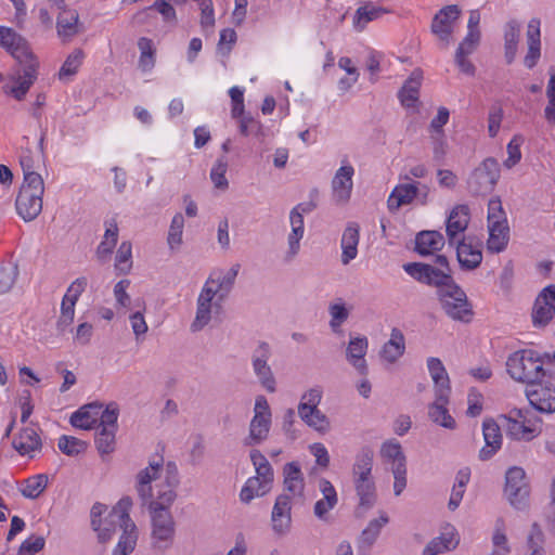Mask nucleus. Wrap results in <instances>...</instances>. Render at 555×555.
<instances>
[{
    "label": "nucleus",
    "instance_id": "obj_1",
    "mask_svg": "<svg viewBox=\"0 0 555 555\" xmlns=\"http://www.w3.org/2000/svg\"><path fill=\"white\" fill-rule=\"evenodd\" d=\"M420 278V283L436 288L437 299L442 311L453 321L470 323L474 318L473 305L466 293L448 273H438L426 269Z\"/></svg>",
    "mask_w": 555,
    "mask_h": 555
},
{
    "label": "nucleus",
    "instance_id": "obj_2",
    "mask_svg": "<svg viewBox=\"0 0 555 555\" xmlns=\"http://www.w3.org/2000/svg\"><path fill=\"white\" fill-rule=\"evenodd\" d=\"M163 457L150 462V465L140 470L137 475L135 489L139 498L143 505H147L149 509L166 508L169 509L171 504L177 498L176 488L178 486H171L164 481L158 485L156 498L153 499L152 481L156 480L159 476V470L163 467Z\"/></svg>",
    "mask_w": 555,
    "mask_h": 555
},
{
    "label": "nucleus",
    "instance_id": "obj_3",
    "mask_svg": "<svg viewBox=\"0 0 555 555\" xmlns=\"http://www.w3.org/2000/svg\"><path fill=\"white\" fill-rule=\"evenodd\" d=\"M9 53L16 60L20 69L16 72V77H14L15 85L5 92L17 101H22L37 79L39 61L24 37Z\"/></svg>",
    "mask_w": 555,
    "mask_h": 555
},
{
    "label": "nucleus",
    "instance_id": "obj_4",
    "mask_svg": "<svg viewBox=\"0 0 555 555\" xmlns=\"http://www.w3.org/2000/svg\"><path fill=\"white\" fill-rule=\"evenodd\" d=\"M544 365V360L533 350L516 351L506 361L509 376L527 385L543 382L545 377L553 379V373Z\"/></svg>",
    "mask_w": 555,
    "mask_h": 555
},
{
    "label": "nucleus",
    "instance_id": "obj_5",
    "mask_svg": "<svg viewBox=\"0 0 555 555\" xmlns=\"http://www.w3.org/2000/svg\"><path fill=\"white\" fill-rule=\"evenodd\" d=\"M43 193L44 183L40 175L24 179L15 201L16 211L24 221H33L41 212Z\"/></svg>",
    "mask_w": 555,
    "mask_h": 555
},
{
    "label": "nucleus",
    "instance_id": "obj_6",
    "mask_svg": "<svg viewBox=\"0 0 555 555\" xmlns=\"http://www.w3.org/2000/svg\"><path fill=\"white\" fill-rule=\"evenodd\" d=\"M131 506V498L124 496L113 507V514L109 521H119V528L122 530V534L113 552V555H129L135 547L138 533L135 524L129 515Z\"/></svg>",
    "mask_w": 555,
    "mask_h": 555
},
{
    "label": "nucleus",
    "instance_id": "obj_7",
    "mask_svg": "<svg viewBox=\"0 0 555 555\" xmlns=\"http://www.w3.org/2000/svg\"><path fill=\"white\" fill-rule=\"evenodd\" d=\"M322 399V391L319 388H311L301 396L298 404V414L300 418L319 433L330 430L331 423L327 416L322 413L318 405Z\"/></svg>",
    "mask_w": 555,
    "mask_h": 555
},
{
    "label": "nucleus",
    "instance_id": "obj_8",
    "mask_svg": "<svg viewBox=\"0 0 555 555\" xmlns=\"http://www.w3.org/2000/svg\"><path fill=\"white\" fill-rule=\"evenodd\" d=\"M501 176L500 164L493 157H488L474 169L468 178V190L473 195H487L496 185Z\"/></svg>",
    "mask_w": 555,
    "mask_h": 555
},
{
    "label": "nucleus",
    "instance_id": "obj_9",
    "mask_svg": "<svg viewBox=\"0 0 555 555\" xmlns=\"http://www.w3.org/2000/svg\"><path fill=\"white\" fill-rule=\"evenodd\" d=\"M504 494L511 505L517 509H524L528 505L530 486L524 468L513 466L507 469Z\"/></svg>",
    "mask_w": 555,
    "mask_h": 555
},
{
    "label": "nucleus",
    "instance_id": "obj_10",
    "mask_svg": "<svg viewBox=\"0 0 555 555\" xmlns=\"http://www.w3.org/2000/svg\"><path fill=\"white\" fill-rule=\"evenodd\" d=\"M271 357L270 345L266 341H260L257 348L253 352L251 362L253 369L258 377L261 386L268 392H274L276 390V382L273 372L268 364V360Z\"/></svg>",
    "mask_w": 555,
    "mask_h": 555
},
{
    "label": "nucleus",
    "instance_id": "obj_11",
    "mask_svg": "<svg viewBox=\"0 0 555 555\" xmlns=\"http://www.w3.org/2000/svg\"><path fill=\"white\" fill-rule=\"evenodd\" d=\"M555 315V284L544 287L535 298L532 308V323L537 328L550 324Z\"/></svg>",
    "mask_w": 555,
    "mask_h": 555
},
{
    "label": "nucleus",
    "instance_id": "obj_12",
    "mask_svg": "<svg viewBox=\"0 0 555 555\" xmlns=\"http://www.w3.org/2000/svg\"><path fill=\"white\" fill-rule=\"evenodd\" d=\"M526 396L537 411L541 413L555 412V387L552 386L550 378L545 380V384L535 382L528 385Z\"/></svg>",
    "mask_w": 555,
    "mask_h": 555
},
{
    "label": "nucleus",
    "instance_id": "obj_13",
    "mask_svg": "<svg viewBox=\"0 0 555 555\" xmlns=\"http://www.w3.org/2000/svg\"><path fill=\"white\" fill-rule=\"evenodd\" d=\"M152 517V537L156 543H166L165 547L172 541L175 534V521L169 509H150Z\"/></svg>",
    "mask_w": 555,
    "mask_h": 555
},
{
    "label": "nucleus",
    "instance_id": "obj_14",
    "mask_svg": "<svg viewBox=\"0 0 555 555\" xmlns=\"http://www.w3.org/2000/svg\"><path fill=\"white\" fill-rule=\"evenodd\" d=\"M470 217L469 208L466 205L455 206L447 219V236L450 245H454L460 240H465L464 232L468 227Z\"/></svg>",
    "mask_w": 555,
    "mask_h": 555
},
{
    "label": "nucleus",
    "instance_id": "obj_15",
    "mask_svg": "<svg viewBox=\"0 0 555 555\" xmlns=\"http://www.w3.org/2000/svg\"><path fill=\"white\" fill-rule=\"evenodd\" d=\"M502 423L499 424L493 418H486L482 423V434L485 446L479 451V460H490L502 447Z\"/></svg>",
    "mask_w": 555,
    "mask_h": 555
},
{
    "label": "nucleus",
    "instance_id": "obj_16",
    "mask_svg": "<svg viewBox=\"0 0 555 555\" xmlns=\"http://www.w3.org/2000/svg\"><path fill=\"white\" fill-rule=\"evenodd\" d=\"M291 511V496L280 494L275 500L271 514L272 528L275 533L284 534L289 530L292 524Z\"/></svg>",
    "mask_w": 555,
    "mask_h": 555
},
{
    "label": "nucleus",
    "instance_id": "obj_17",
    "mask_svg": "<svg viewBox=\"0 0 555 555\" xmlns=\"http://www.w3.org/2000/svg\"><path fill=\"white\" fill-rule=\"evenodd\" d=\"M319 490L323 498L315 502L313 513L318 519L327 521L330 511L338 503V495L332 482L325 478L319 480Z\"/></svg>",
    "mask_w": 555,
    "mask_h": 555
},
{
    "label": "nucleus",
    "instance_id": "obj_18",
    "mask_svg": "<svg viewBox=\"0 0 555 555\" xmlns=\"http://www.w3.org/2000/svg\"><path fill=\"white\" fill-rule=\"evenodd\" d=\"M454 245L456 246L459 263L463 269L474 270L480 266L482 253L479 246L473 243V240H460Z\"/></svg>",
    "mask_w": 555,
    "mask_h": 555
},
{
    "label": "nucleus",
    "instance_id": "obj_19",
    "mask_svg": "<svg viewBox=\"0 0 555 555\" xmlns=\"http://www.w3.org/2000/svg\"><path fill=\"white\" fill-rule=\"evenodd\" d=\"M461 11L457 5H447L441 9L434 17L431 30L441 40L449 41L451 36V21L459 18Z\"/></svg>",
    "mask_w": 555,
    "mask_h": 555
},
{
    "label": "nucleus",
    "instance_id": "obj_20",
    "mask_svg": "<svg viewBox=\"0 0 555 555\" xmlns=\"http://www.w3.org/2000/svg\"><path fill=\"white\" fill-rule=\"evenodd\" d=\"M353 167L343 166L340 167L332 181L333 196L337 203H346L350 198L352 190V176Z\"/></svg>",
    "mask_w": 555,
    "mask_h": 555
},
{
    "label": "nucleus",
    "instance_id": "obj_21",
    "mask_svg": "<svg viewBox=\"0 0 555 555\" xmlns=\"http://www.w3.org/2000/svg\"><path fill=\"white\" fill-rule=\"evenodd\" d=\"M541 33H540V21L532 18L528 23L527 28V43L528 52L524 59V64L528 68H533L540 56H541Z\"/></svg>",
    "mask_w": 555,
    "mask_h": 555
},
{
    "label": "nucleus",
    "instance_id": "obj_22",
    "mask_svg": "<svg viewBox=\"0 0 555 555\" xmlns=\"http://www.w3.org/2000/svg\"><path fill=\"white\" fill-rule=\"evenodd\" d=\"M354 490L359 499V504L356 508V515L362 516L365 512L371 509L377 499L376 486L374 479L356 480L353 481Z\"/></svg>",
    "mask_w": 555,
    "mask_h": 555
},
{
    "label": "nucleus",
    "instance_id": "obj_23",
    "mask_svg": "<svg viewBox=\"0 0 555 555\" xmlns=\"http://www.w3.org/2000/svg\"><path fill=\"white\" fill-rule=\"evenodd\" d=\"M14 449L21 455L34 457L35 452L41 449L42 442L37 430L33 427L23 428L12 442Z\"/></svg>",
    "mask_w": 555,
    "mask_h": 555
},
{
    "label": "nucleus",
    "instance_id": "obj_24",
    "mask_svg": "<svg viewBox=\"0 0 555 555\" xmlns=\"http://www.w3.org/2000/svg\"><path fill=\"white\" fill-rule=\"evenodd\" d=\"M423 72L420 68L414 69L399 90L398 96L401 104L406 107H414L418 102L420 88L422 86Z\"/></svg>",
    "mask_w": 555,
    "mask_h": 555
},
{
    "label": "nucleus",
    "instance_id": "obj_25",
    "mask_svg": "<svg viewBox=\"0 0 555 555\" xmlns=\"http://www.w3.org/2000/svg\"><path fill=\"white\" fill-rule=\"evenodd\" d=\"M374 463V451L365 446L354 456L352 464V481L373 479L372 469Z\"/></svg>",
    "mask_w": 555,
    "mask_h": 555
},
{
    "label": "nucleus",
    "instance_id": "obj_26",
    "mask_svg": "<svg viewBox=\"0 0 555 555\" xmlns=\"http://www.w3.org/2000/svg\"><path fill=\"white\" fill-rule=\"evenodd\" d=\"M427 367L435 383L436 393H439L440 399L449 398L451 392L450 379L441 360L429 358L427 360Z\"/></svg>",
    "mask_w": 555,
    "mask_h": 555
},
{
    "label": "nucleus",
    "instance_id": "obj_27",
    "mask_svg": "<svg viewBox=\"0 0 555 555\" xmlns=\"http://www.w3.org/2000/svg\"><path fill=\"white\" fill-rule=\"evenodd\" d=\"M271 417L267 415H254L249 424V434L244 438V446L254 447L262 443L269 436Z\"/></svg>",
    "mask_w": 555,
    "mask_h": 555
},
{
    "label": "nucleus",
    "instance_id": "obj_28",
    "mask_svg": "<svg viewBox=\"0 0 555 555\" xmlns=\"http://www.w3.org/2000/svg\"><path fill=\"white\" fill-rule=\"evenodd\" d=\"M435 264L436 266L423 262H410L405 263L403 266V269L410 276H412L417 282H420L418 276L423 274V272L428 273L426 269H431L433 271L438 273H448L450 276H453L448 258L444 255H437L435 258Z\"/></svg>",
    "mask_w": 555,
    "mask_h": 555
},
{
    "label": "nucleus",
    "instance_id": "obj_29",
    "mask_svg": "<svg viewBox=\"0 0 555 555\" xmlns=\"http://www.w3.org/2000/svg\"><path fill=\"white\" fill-rule=\"evenodd\" d=\"M444 246V237L438 231H422L415 238V250L421 256L433 255L442 249Z\"/></svg>",
    "mask_w": 555,
    "mask_h": 555
},
{
    "label": "nucleus",
    "instance_id": "obj_30",
    "mask_svg": "<svg viewBox=\"0 0 555 555\" xmlns=\"http://www.w3.org/2000/svg\"><path fill=\"white\" fill-rule=\"evenodd\" d=\"M418 193L420 190L416 182L397 185L387 201L388 209L396 211L402 205L411 204Z\"/></svg>",
    "mask_w": 555,
    "mask_h": 555
},
{
    "label": "nucleus",
    "instance_id": "obj_31",
    "mask_svg": "<svg viewBox=\"0 0 555 555\" xmlns=\"http://www.w3.org/2000/svg\"><path fill=\"white\" fill-rule=\"evenodd\" d=\"M367 350V339L357 337L349 341L346 350L347 360L358 370L361 375L367 374V365L364 356Z\"/></svg>",
    "mask_w": 555,
    "mask_h": 555
},
{
    "label": "nucleus",
    "instance_id": "obj_32",
    "mask_svg": "<svg viewBox=\"0 0 555 555\" xmlns=\"http://www.w3.org/2000/svg\"><path fill=\"white\" fill-rule=\"evenodd\" d=\"M359 225L354 222L349 223L341 236V262L343 264H348L351 260H353L358 255V244H359Z\"/></svg>",
    "mask_w": 555,
    "mask_h": 555
},
{
    "label": "nucleus",
    "instance_id": "obj_33",
    "mask_svg": "<svg viewBox=\"0 0 555 555\" xmlns=\"http://www.w3.org/2000/svg\"><path fill=\"white\" fill-rule=\"evenodd\" d=\"M240 268L241 266L235 263L227 273H223L222 271H215L209 275L208 284H214L216 289H218L220 300H223L231 292Z\"/></svg>",
    "mask_w": 555,
    "mask_h": 555
},
{
    "label": "nucleus",
    "instance_id": "obj_34",
    "mask_svg": "<svg viewBox=\"0 0 555 555\" xmlns=\"http://www.w3.org/2000/svg\"><path fill=\"white\" fill-rule=\"evenodd\" d=\"M499 420L505 428L507 436L516 440H531L535 436V429L525 422L514 418L512 415H500Z\"/></svg>",
    "mask_w": 555,
    "mask_h": 555
},
{
    "label": "nucleus",
    "instance_id": "obj_35",
    "mask_svg": "<svg viewBox=\"0 0 555 555\" xmlns=\"http://www.w3.org/2000/svg\"><path fill=\"white\" fill-rule=\"evenodd\" d=\"M102 410V404L91 403L80 408L72 414L70 424L81 429H92L98 427V415Z\"/></svg>",
    "mask_w": 555,
    "mask_h": 555
},
{
    "label": "nucleus",
    "instance_id": "obj_36",
    "mask_svg": "<svg viewBox=\"0 0 555 555\" xmlns=\"http://www.w3.org/2000/svg\"><path fill=\"white\" fill-rule=\"evenodd\" d=\"M448 402L449 398L440 399L439 393H436L435 402L428 406V416L434 423L448 429H454L456 423L446 406Z\"/></svg>",
    "mask_w": 555,
    "mask_h": 555
},
{
    "label": "nucleus",
    "instance_id": "obj_37",
    "mask_svg": "<svg viewBox=\"0 0 555 555\" xmlns=\"http://www.w3.org/2000/svg\"><path fill=\"white\" fill-rule=\"evenodd\" d=\"M380 456L386 463L390 464V469L406 466V459L401 444L395 439L387 440L382 444Z\"/></svg>",
    "mask_w": 555,
    "mask_h": 555
},
{
    "label": "nucleus",
    "instance_id": "obj_38",
    "mask_svg": "<svg viewBox=\"0 0 555 555\" xmlns=\"http://www.w3.org/2000/svg\"><path fill=\"white\" fill-rule=\"evenodd\" d=\"M285 489L293 495H301L305 482L301 469L296 462L287 463L283 469Z\"/></svg>",
    "mask_w": 555,
    "mask_h": 555
},
{
    "label": "nucleus",
    "instance_id": "obj_39",
    "mask_svg": "<svg viewBox=\"0 0 555 555\" xmlns=\"http://www.w3.org/2000/svg\"><path fill=\"white\" fill-rule=\"evenodd\" d=\"M404 349V336L395 327L391 330L390 339L383 346L380 354L386 361L393 363L403 354Z\"/></svg>",
    "mask_w": 555,
    "mask_h": 555
},
{
    "label": "nucleus",
    "instance_id": "obj_40",
    "mask_svg": "<svg viewBox=\"0 0 555 555\" xmlns=\"http://www.w3.org/2000/svg\"><path fill=\"white\" fill-rule=\"evenodd\" d=\"M489 238L487 242L488 250L491 253H501L505 249L509 238L508 223H498L488 225Z\"/></svg>",
    "mask_w": 555,
    "mask_h": 555
},
{
    "label": "nucleus",
    "instance_id": "obj_41",
    "mask_svg": "<svg viewBox=\"0 0 555 555\" xmlns=\"http://www.w3.org/2000/svg\"><path fill=\"white\" fill-rule=\"evenodd\" d=\"M520 38V26L516 21H509L504 30V50L507 64H512L517 54Z\"/></svg>",
    "mask_w": 555,
    "mask_h": 555
},
{
    "label": "nucleus",
    "instance_id": "obj_42",
    "mask_svg": "<svg viewBox=\"0 0 555 555\" xmlns=\"http://www.w3.org/2000/svg\"><path fill=\"white\" fill-rule=\"evenodd\" d=\"M389 12L390 10L386 8L377 7L369 2L357 9L353 17V24L359 30H362L369 22L377 20Z\"/></svg>",
    "mask_w": 555,
    "mask_h": 555
},
{
    "label": "nucleus",
    "instance_id": "obj_43",
    "mask_svg": "<svg viewBox=\"0 0 555 555\" xmlns=\"http://www.w3.org/2000/svg\"><path fill=\"white\" fill-rule=\"evenodd\" d=\"M271 486L260 480V477H250L241 490L240 499L243 503H249L253 499L263 496Z\"/></svg>",
    "mask_w": 555,
    "mask_h": 555
},
{
    "label": "nucleus",
    "instance_id": "obj_44",
    "mask_svg": "<svg viewBox=\"0 0 555 555\" xmlns=\"http://www.w3.org/2000/svg\"><path fill=\"white\" fill-rule=\"evenodd\" d=\"M56 28L61 37H73L78 34V13L70 10L61 12L57 16Z\"/></svg>",
    "mask_w": 555,
    "mask_h": 555
},
{
    "label": "nucleus",
    "instance_id": "obj_45",
    "mask_svg": "<svg viewBox=\"0 0 555 555\" xmlns=\"http://www.w3.org/2000/svg\"><path fill=\"white\" fill-rule=\"evenodd\" d=\"M48 485V476L44 474H39L33 477H29L24 481V486L21 489V493L23 496L27 499H37L47 488Z\"/></svg>",
    "mask_w": 555,
    "mask_h": 555
},
{
    "label": "nucleus",
    "instance_id": "obj_46",
    "mask_svg": "<svg viewBox=\"0 0 555 555\" xmlns=\"http://www.w3.org/2000/svg\"><path fill=\"white\" fill-rule=\"evenodd\" d=\"M138 47L141 52L140 60H139L140 68L143 72L152 69L155 64V59H154L155 50L153 48L152 40L149 38L142 37L138 41Z\"/></svg>",
    "mask_w": 555,
    "mask_h": 555
},
{
    "label": "nucleus",
    "instance_id": "obj_47",
    "mask_svg": "<svg viewBox=\"0 0 555 555\" xmlns=\"http://www.w3.org/2000/svg\"><path fill=\"white\" fill-rule=\"evenodd\" d=\"M83 55L85 54L81 49L74 50L67 56L59 72L60 79L75 75L82 63Z\"/></svg>",
    "mask_w": 555,
    "mask_h": 555
},
{
    "label": "nucleus",
    "instance_id": "obj_48",
    "mask_svg": "<svg viewBox=\"0 0 555 555\" xmlns=\"http://www.w3.org/2000/svg\"><path fill=\"white\" fill-rule=\"evenodd\" d=\"M115 435L116 430L109 429V427L101 428L96 434L95 444L101 455L109 454L115 450Z\"/></svg>",
    "mask_w": 555,
    "mask_h": 555
},
{
    "label": "nucleus",
    "instance_id": "obj_49",
    "mask_svg": "<svg viewBox=\"0 0 555 555\" xmlns=\"http://www.w3.org/2000/svg\"><path fill=\"white\" fill-rule=\"evenodd\" d=\"M183 228L184 218L182 214H176L171 220L167 237L168 245L171 249H175L182 243Z\"/></svg>",
    "mask_w": 555,
    "mask_h": 555
},
{
    "label": "nucleus",
    "instance_id": "obj_50",
    "mask_svg": "<svg viewBox=\"0 0 555 555\" xmlns=\"http://www.w3.org/2000/svg\"><path fill=\"white\" fill-rule=\"evenodd\" d=\"M132 246L130 242H122L116 253L115 267L122 273L129 272L131 268Z\"/></svg>",
    "mask_w": 555,
    "mask_h": 555
},
{
    "label": "nucleus",
    "instance_id": "obj_51",
    "mask_svg": "<svg viewBox=\"0 0 555 555\" xmlns=\"http://www.w3.org/2000/svg\"><path fill=\"white\" fill-rule=\"evenodd\" d=\"M211 319V304L197 300V309L194 321L191 324L192 332L203 330Z\"/></svg>",
    "mask_w": 555,
    "mask_h": 555
},
{
    "label": "nucleus",
    "instance_id": "obj_52",
    "mask_svg": "<svg viewBox=\"0 0 555 555\" xmlns=\"http://www.w3.org/2000/svg\"><path fill=\"white\" fill-rule=\"evenodd\" d=\"M59 449L66 455L74 456L78 455L79 453L83 452L87 448L86 443L72 436H62L59 439Z\"/></svg>",
    "mask_w": 555,
    "mask_h": 555
},
{
    "label": "nucleus",
    "instance_id": "obj_53",
    "mask_svg": "<svg viewBox=\"0 0 555 555\" xmlns=\"http://www.w3.org/2000/svg\"><path fill=\"white\" fill-rule=\"evenodd\" d=\"M100 421L98 428L109 427V429L117 430V420L119 415V409L116 402L107 404L105 410L100 411Z\"/></svg>",
    "mask_w": 555,
    "mask_h": 555
},
{
    "label": "nucleus",
    "instance_id": "obj_54",
    "mask_svg": "<svg viewBox=\"0 0 555 555\" xmlns=\"http://www.w3.org/2000/svg\"><path fill=\"white\" fill-rule=\"evenodd\" d=\"M228 169V160L224 157H221L217 160L215 166L210 172V179L215 185V188L220 190H225L229 186V182L225 178V172Z\"/></svg>",
    "mask_w": 555,
    "mask_h": 555
},
{
    "label": "nucleus",
    "instance_id": "obj_55",
    "mask_svg": "<svg viewBox=\"0 0 555 555\" xmlns=\"http://www.w3.org/2000/svg\"><path fill=\"white\" fill-rule=\"evenodd\" d=\"M328 312L331 315L330 326L334 333H338L341 324L348 319L349 311L344 304H331Z\"/></svg>",
    "mask_w": 555,
    "mask_h": 555
},
{
    "label": "nucleus",
    "instance_id": "obj_56",
    "mask_svg": "<svg viewBox=\"0 0 555 555\" xmlns=\"http://www.w3.org/2000/svg\"><path fill=\"white\" fill-rule=\"evenodd\" d=\"M18 275V269L16 264H8L0 268V294L8 293L15 284Z\"/></svg>",
    "mask_w": 555,
    "mask_h": 555
},
{
    "label": "nucleus",
    "instance_id": "obj_57",
    "mask_svg": "<svg viewBox=\"0 0 555 555\" xmlns=\"http://www.w3.org/2000/svg\"><path fill=\"white\" fill-rule=\"evenodd\" d=\"M112 514L113 509L108 513L104 520L102 519V521L99 522V527H92V529L98 532V539L102 543L109 541L116 531V527L119 526V521H109Z\"/></svg>",
    "mask_w": 555,
    "mask_h": 555
},
{
    "label": "nucleus",
    "instance_id": "obj_58",
    "mask_svg": "<svg viewBox=\"0 0 555 555\" xmlns=\"http://www.w3.org/2000/svg\"><path fill=\"white\" fill-rule=\"evenodd\" d=\"M498 223H507V219L501 199L495 197L488 203V225Z\"/></svg>",
    "mask_w": 555,
    "mask_h": 555
},
{
    "label": "nucleus",
    "instance_id": "obj_59",
    "mask_svg": "<svg viewBox=\"0 0 555 555\" xmlns=\"http://www.w3.org/2000/svg\"><path fill=\"white\" fill-rule=\"evenodd\" d=\"M88 284L87 278L81 276L76 279L67 288L62 302L75 306L81 293L86 289Z\"/></svg>",
    "mask_w": 555,
    "mask_h": 555
},
{
    "label": "nucleus",
    "instance_id": "obj_60",
    "mask_svg": "<svg viewBox=\"0 0 555 555\" xmlns=\"http://www.w3.org/2000/svg\"><path fill=\"white\" fill-rule=\"evenodd\" d=\"M548 103L544 109L546 120L555 125V73L551 74L546 88Z\"/></svg>",
    "mask_w": 555,
    "mask_h": 555
},
{
    "label": "nucleus",
    "instance_id": "obj_61",
    "mask_svg": "<svg viewBox=\"0 0 555 555\" xmlns=\"http://www.w3.org/2000/svg\"><path fill=\"white\" fill-rule=\"evenodd\" d=\"M46 540L43 537L31 535L26 539L18 548V555H33L43 550Z\"/></svg>",
    "mask_w": 555,
    "mask_h": 555
},
{
    "label": "nucleus",
    "instance_id": "obj_62",
    "mask_svg": "<svg viewBox=\"0 0 555 555\" xmlns=\"http://www.w3.org/2000/svg\"><path fill=\"white\" fill-rule=\"evenodd\" d=\"M75 317V306H70L62 302L61 305V315L57 320L56 327L57 331L63 334L74 322Z\"/></svg>",
    "mask_w": 555,
    "mask_h": 555
},
{
    "label": "nucleus",
    "instance_id": "obj_63",
    "mask_svg": "<svg viewBox=\"0 0 555 555\" xmlns=\"http://www.w3.org/2000/svg\"><path fill=\"white\" fill-rule=\"evenodd\" d=\"M201 9V25L204 29L215 25V14L211 0H196Z\"/></svg>",
    "mask_w": 555,
    "mask_h": 555
},
{
    "label": "nucleus",
    "instance_id": "obj_64",
    "mask_svg": "<svg viewBox=\"0 0 555 555\" xmlns=\"http://www.w3.org/2000/svg\"><path fill=\"white\" fill-rule=\"evenodd\" d=\"M22 36L9 27L0 26V46L8 52L21 41Z\"/></svg>",
    "mask_w": 555,
    "mask_h": 555
}]
</instances>
